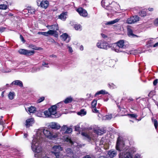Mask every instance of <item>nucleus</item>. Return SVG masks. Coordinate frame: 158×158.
I'll return each instance as SVG.
<instances>
[{
	"label": "nucleus",
	"instance_id": "338daca9",
	"mask_svg": "<svg viewBox=\"0 0 158 158\" xmlns=\"http://www.w3.org/2000/svg\"><path fill=\"white\" fill-rule=\"evenodd\" d=\"M129 100H130V101H132L133 100V99L132 98H130L129 99Z\"/></svg>",
	"mask_w": 158,
	"mask_h": 158
},
{
	"label": "nucleus",
	"instance_id": "774afa93",
	"mask_svg": "<svg viewBox=\"0 0 158 158\" xmlns=\"http://www.w3.org/2000/svg\"><path fill=\"white\" fill-rule=\"evenodd\" d=\"M99 158H104V157L103 156H101L99 157Z\"/></svg>",
	"mask_w": 158,
	"mask_h": 158
},
{
	"label": "nucleus",
	"instance_id": "79ce46f5",
	"mask_svg": "<svg viewBox=\"0 0 158 158\" xmlns=\"http://www.w3.org/2000/svg\"><path fill=\"white\" fill-rule=\"evenodd\" d=\"M154 24L155 26L158 27V18L155 19Z\"/></svg>",
	"mask_w": 158,
	"mask_h": 158
},
{
	"label": "nucleus",
	"instance_id": "13d9d810",
	"mask_svg": "<svg viewBox=\"0 0 158 158\" xmlns=\"http://www.w3.org/2000/svg\"><path fill=\"white\" fill-rule=\"evenodd\" d=\"M153 47H158V42H157V43L154 44L153 46Z\"/></svg>",
	"mask_w": 158,
	"mask_h": 158
},
{
	"label": "nucleus",
	"instance_id": "69168bd1",
	"mask_svg": "<svg viewBox=\"0 0 158 158\" xmlns=\"http://www.w3.org/2000/svg\"><path fill=\"white\" fill-rule=\"evenodd\" d=\"M32 48L35 50H39L40 49V48H37V47H35L34 48Z\"/></svg>",
	"mask_w": 158,
	"mask_h": 158
},
{
	"label": "nucleus",
	"instance_id": "f03ea898",
	"mask_svg": "<svg viewBox=\"0 0 158 158\" xmlns=\"http://www.w3.org/2000/svg\"><path fill=\"white\" fill-rule=\"evenodd\" d=\"M116 148L121 152L119 155V158H132V154L136 151L134 148L128 149V147H125L123 142L121 140L120 137L117 139Z\"/></svg>",
	"mask_w": 158,
	"mask_h": 158
},
{
	"label": "nucleus",
	"instance_id": "4468645a",
	"mask_svg": "<svg viewBox=\"0 0 158 158\" xmlns=\"http://www.w3.org/2000/svg\"><path fill=\"white\" fill-rule=\"evenodd\" d=\"M47 27L49 29H52V31H55L54 34L56 32V31L58 30V27L57 24H54L52 25H48Z\"/></svg>",
	"mask_w": 158,
	"mask_h": 158
},
{
	"label": "nucleus",
	"instance_id": "2f4dec72",
	"mask_svg": "<svg viewBox=\"0 0 158 158\" xmlns=\"http://www.w3.org/2000/svg\"><path fill=\"white\" fill-rule=\"evenodd\" d=\"M15 95V94L14 93L10 92L8 94V96L10 99L12 100L14 98Z\"/></svg>",
	"mask_w": 158,
	"mask_h": 158
},
{
	"label": "nucleus",
	"instance_id": "b1692460",
	"mask_svg": "<svg viewBox=\"0 0 158 158\" xmlns=\"http://www.w3.org/2000/svg\"><path fill=\"white\" fill-rule=\"evenodd\" d=\"M36 110V108L34 106H31L27 108V111L30 113H34Z\"/></svg>",
	"mask_w": 158,
	"mask_h": 158
},
{
	"label": "nucleus",
	"instance_id": "a878e982",
	"mask_svg": "<svg viewBox=\"0 0 158 158\" xmlns=\"http://www.w3.org/2000/svg\"><path fill=\"white\" fill-rule=\"evenodd\" d=\"M73 100V99L71 97H69L67 98L63 102L67 104L71 102Z\"/></svg>",
	"mask_w": 158,
	"mask_h": 158
},
{
	"label": "nucleus",
	"instance_id": "49530a36",
	"mask_svg": "<svg viewBox=\"0 0 158 158\" xmlns=\"http://www.w3.org/2000/svg\"><path fill=\"white\" fill-rule=\"evenodd\" d=\"M5 29V28L3 27H0V32H3Z\"/></svg>",
	"mask_w": 158,
	"mask_h": 158
},
{
	"label": "nucleus",
	"instance_id": "2eb2a0df",
	"mask_svg": "<svg viewBox=\"0 0 158 158\" xmlns=\"http://www.w3.org/2000/svg\"><path fill=\"white\" fill-rule=\"evenodd\" d=\"M127 35L129 36L134 37L137 36L136 35L133 34L131 27V26H127Z\"/></svg>",
	"mask_w": 158,
	"mask_h": 158
},
{
	"label": "nucleus",
	"instance_id": "603ef678",
	"mask_svg": "<svg viewBox=\"0 0 158 158\" xmlns=\"http://www.w3.org/2000/svg\"><path fill=\"white\" fill-rule=\"evenodd\" d=\"M135 158H141L140 155L139 154H136L135 156Z\"/></svg>",
	"mask_w": 158,
	"mask_h": 158
},
{
	"label": "nucleus",
	"instance_id": "6e6552de",
	"mask_svg": "<svg viewBox=\"0 0 158 158\" xmlns=\"http://www.w3.org/2000/svg\"><path fill=\"white\" fill-rule=\"evenodd\" d=\"M37 3L38 6L41 7L46 9L49 5V2L47 1H41V0H37Z\"/></svg>",
	"mask_w": 158,
	"mask_h": 158
},
{
	"label": "nucleus",
	"instance_id": "5fc2aeb1",
	"mask_svg": "<svg viewBox=\"0 0 158 158\" xmlns=\"http://www.w3.org/2000/svg\"><path fill=\"white\" fill-rule=\"evenodd\" d=\"M48 64L47 63H46L45 62H43V64H42L43 66H44L45 67H48V66H46Z\"/></svg>",
	"mask_w": 158,
	"mask_h": 158
},
{
	"label": "nucleus",
	"instance_id": "bf43d9fd",
	"mask_svg": "<svg viewBox=\"0 0 158 158\" xmlns=\"http://www.w3.org/2000/svg\"><path fill=\"white\" fill-rule=\"evenodd\" d=\"M104 2H104V4H105V5H110V4H108L107 1H105L104 0Z\"/></svg>",
	"mask_w": 158,
	"mask_h": 158
},
{
	"label": "nucleus",
	"instance_id": "72a5a7b5",
	"mask_svg": "<svg viewBox=\"0 0 158 158\" xmlns=\"http://www.w3.org/2000/svg\"><path fill=\"white\" fill-rule=\"evenodd\" d=\"M72 131V129L70 127H68L66 129V131L64 132V133L69 134L71 133Z\"/></svg>",
	"mask_w": 158,
	"mask_h": 158
},
{
	"label": "nucleus",
	"instance_id": "864d4df0",
	"mask_svg": "<svg viewBox=\"0 0 158 158\" xmlns=\"http://www.w3.org/2000/svg\"><path fill=\"white\" fill-rule=\"evenodd\" d=\"M68 48H69V51L70 52H73V51L72 50V48L71 47H70L69 46H68Z\"/></svg>",
	"mask_w": 158,
	"mask_h": 158
},
{
	"label": "nucleus",
	"instance_id": "473e14b6",
	"mask_svg": "<svg viewBox=\"0 0 158 158\" xmlns=\"http://www.w3.org/2000/svg\"><path fill=\"white\" fill-rule=\"evenodd\" d=\"M8 6L5 4L0 5V9L6 10L7 9Z\"/></svg>",
	"mask_w": 158,
	"mask_h": 158
},
{
	"label": "nucleus",
	"instance_id": "c85d7f7f",
	"mask_svg": "<svg viewBox=\"0 0 158 158\" xmlns=\"http://www.w3.org/2000/svg\"><path fill=\"white\" fill-rule=\"evenodd\" d=\"M86 114V112L84 109H81L79 112L77 113V114L81 116H84Z\"/></svg>",
	"mask_w": 158,
	"mask_h": 158
},
{
	"label": "nucleus",
	"instance_id": "3c124183",
	"mask_svg": "<svg viewBox=\"0 0 158 158\" xmlns=\"http://www.w3.org/2000/svg\"><path fill=\"white\" fill-rule=\"evenodd\" d=\"M80 129V127L78 126H75V130L76 131H79Z\"/></svg>",
	"mask_w": 158,
	"mask_h": 158
},
{
	"label": "nucleus",
	"instance_id": "6ab92c4d",
	"mask_svg": "<svg viewBox=\"0 0 158 158\" xmlns=\"http://www.w3.org/2000/svg\"><path fill=\"white\" fill-rule=\"evenodd\" d=\"M50 127L53 129H59L60 128V125L55 122L52 123L50 124Z\"/></svg>",
	"mask_w": 158,
	"mask_h": 158
},
{
	"label": "nucleus",
	"instance_id": "09e8293b",
	"mask_svg": "<svg viewBox=\"0 0 158 158\" xmlns=\"http://www.w3.org/2000/svg\"><path fill=\"white\" fill-rule=\"evenodd\" d=\"M129 115L132 118H135L137 117V116L135 114H129Z\"/></svg>",
	"mask_w": 158,
	"mask_h": 158
},
{
	"label": "nucleus",
	"instance_id": "f3484780",
	"mask_svg": "<svg viewBox=\"0 0 158 158\" xmlns=\"http://www.w3.org/2000/svg\"><path fill=\"white\" fill-rule=\"evenodd\" d=\"M105 2H104V0H102L101 2V4L102 6L104 7L106 9H107L110 11L112 10H113V8L111 6H110V5H106L105 4H104V3Z\"/></svg>",
	"mask_w": 158,
	"mask_h": 158
},
{
	"label": "nucleus",
	"instance_id": "4c0bfd02",
	"mask_svg": "<svg viewBox=\"0 0 158 158\" xmlns=\"http://www.w3.org/2000/svg\"><path fill=\"white\" fill-rule=\"evenodd\" d=\"M67 128V127L66 125H64L62 127L61 131H65Z\"/></svg>",
	"mask_w": 158,
	"mask_h": 158
},
{
	"label": "nucleus",
	"instance_id": "1a4fd4ad",
	"mask_svg": "<svg viewBox=\"0 0 158 158\" xmlns=\"http://www.w3.org/2000/svg\"><path fill=\"white\" fill-rule=\"evenodd\" d=\"M93 131L95 133L99 135L103 134L106 131L104 128H101L100 127H97L96 126L94 127Z\"/></svg>",
	"mask_w": 158,
	"mask_h": 158
},
{
	"label": "nucleus",
	"instance_id": "a18cd8bd",
	"mask_svg": "<svg viewBox=\"0 0 158 158\" xmlns=\"http://www.w3.org/2000/svg\"><path fill=\"white\" fill-rule=\"evenodd\" d=\"M158 79H156L154 80V81L153 82V84L155 86L157 85V83H158Z\"/></svg>",
	"mask_w": 158,
	"mask_h": 158
},
{
	"label": "nucleus",
	"instance_id": "de8ad7c7",
	"mask_svg": "<svg viewBox=\"0 0 158 158\" xmlns=\"http://www.w3.org/2000/svg\"><path fill=\"white\" fill-rule=\"evenodd\" d=\"M20 38L22 41H23L24 43L25 42V41L24 40L23 37V36H22V35H20Z\"/></svg>",
	"mask_w": 158,
	"mask_h": 158
},
{
	"label": "nucleus",
	"instance_id": "37998d69",
	"mask_svg": "<svg viewBox=\"0 0 158 158\" xmlns=\"http://www.w3.org/2000/svg\"><path fill=\"white\" fill-rule=\"evenodd\" d=\"M11 69H6V70L2 69V72L4 73H8L9 72H11Z\"/></svg>",
	"mask_w": 158,
	"mask_h": 158
},
{
	"label": "nucleus",
	"instance_id": "a211bd4d",
	"mask_svg": "<svg viewBox=\"0 0 158 158\" xmlns=\"http://www.w3.org/2000/svg\"><path fill=\"white\" fill-rule=\"evenodd\" d=\"M34 123V120L33 118H31L27 119L26 120V124L27 127H29L30 126H31Z\"/></svg>",
	"mask_w": 158,
	"mask_h": 158
},
{
	"label": "nucleus",
	"instance_id": "c756f323",
	"mask_svg": "<svg viewBox=\"0 0 158 158\" xmlns=\"http://www.w3.org/2000/svg\"><path fill=\"white\" fill-rule=\"evenodd\" d=\"M106 92L105 90H102L100 91H99L98 92H97L95 95V96H96L97 95L100 94H106Z\"/></svg>",
	"mask_w": 158,
	"mask_h": 158
},
{
	"label": "nucleus",
	"instance_id": "4be33fe9",
	"mask_svg": "<svg viewBox=\"0 0 158 158\" xmlns=\"http://www.w3.org/2000/svg\"><path fill=\"white\" fill-rule=\"evenodd\" d=\"M66 152L68 156L70 157L73 156V153L71 149L67 148L66 150Z\"/></svg>",
	"mask_w": 158,
	"mask_h": 158
},
{
	"label": "nucleus",
	"instance_id": "bb28decb",
	"mask_svg": "<svg viewBox=\"0 0 158 158\" xmlns=\"http://www.w3.org/2000/svg\"><path fill=\"white\" fill-rule=\"evenodd\" d=\"M54 154L56 156V158H64V156L60 152L58 153L55 152V154Z\"/></svg>",
	"mask_w": 158,
	"mask_h": 158
},
{
	"label": "nucleus",
	"instance_id": "6e6d98bb",
	"mask_svg": "<svg viewBox=\"0 0 158 158\" xmlns=\"http://www.w3.org/2000/svg\"><path fill=\"white\" fill-rule=\"evenodd\" d=\"M83 158H92L89 155H87L84 157Z\"/></svg>",
	"mask_w": 158,
	"mask_h": 158
},
{
	"label": "nucleus",
	"instance_id": "c03bdc74",
	"mask_svg": "<svg viewBox=\"0 0 158 158\" xmlns=\"http://www.w3.org/2000/svg\"><path fill=\"white\" fill-rule=\"evenodd\" d=\"M87 99H91L93 98V96H92L91 94H87L86 95Z\"/></svg>",
	"mask_w": 158,
	"mask_h": 158
},
{
	"label": "nucleus",
	"instance_id": "0eeeda50",
	"mask_svg": "<svg viewBox=\"0 0 158 158\" xmlns=\"http://www.w3.org/2000/svg\"><path fill=\"white\" fill-rule=\"evenodd\" d=\"M97 47L100 48L107 49L108 48L110 47L108 44L105 42L102 41H100L97 44Z\"/></svg>",
	"mask_w": 158,
	"mask_h": 158
},
{
	"label": "nucleus",
	"instance_id": "680f3d73",
	"mask_svg": "<svg viewBox=\"0 0 158 158\" xmlns=\"http://www.w3.org/2000/svg\"><path fill=\"white\" fill-rule=\"evenodd\" d=\"M80 49L81 50H83V47L82 45H81L80 48Z\"/></svg>",
	"mask_w": 158,
	"mask_h": 158
},
{
	"label": "nucleus",
	"instance_id": "58836bf2",
	"mask_svg": "<svg viewBox=\"0 0 158 158\" xmlns=\"http://www.w3.org/2000/svg\"><path fill=\"white\" fill-rule=\"evenodd\" d=\"M44 99V97H42L40 98L37 101V102L38 103H40L43 101Z\"/></svg>",
	"mask_w": 158,
	"mask_h": 158
},
{
	"label": "nucleus",
	"instance_id": "ea45409f",
	"mask_svg": "<svg viewBox=\"0 0 158 158\" xmlns=\"http://www.w3.org/2000/svg\"><path fill=\"white\" fill-rule=\"evenodd\" d=\"M109 86L111 89H113L116 88L115 85L113 83L109 84Z\"/></svg>",
	"mask_w": 158,
	"mask_h": 158
},
{
	"label": "nucleus",
	"instance_id": "39448f33",
	"mask_svg": "<svg viewBox=\"0 0 158 158\" xmlns=\"http://www.w3.org/2000/svg\"><path fill=\"white\" fill-rule=\"evenodd\" d=\"M18 52L20 54L23 55L27 56L33 55L35 53L34 51H30L23 49H21L19 50Z\"/></svg>",
	"mask_w": 158,
	"mask_h": 158
},
{
	"label": "nucleus",
	"instance_id": "f8f14e48",
	"mask_svg": "<svg viewBox=\"0 0 158 158\" xmlns=\"http://www.w3.org/2000/svg\"><path fill=\"white\" fill-rule=\"evenodd\" d=\"M55 31L49 30L47 32H40L38 33L39 35H42L45 36H48L49 35H53L54 34Z\"/></svg>",
	"mask_w": 158,
	"mask_h": 158
},
{
	"label": "nucleus",
	"instance_id": "9d476101",
	"mask_svg": "<svg viewBox=\"0 0 158 158\" xmlns=\"http://www.w3.org/2000/svg\"><path fill=\"white\" fill-rule=\"evenodd\" d=\"M62 148L60 145H55L52 148V153L53 154L55 152L58 153L62 151Z\"/></svg>",
	"mask_w": 158,
	"mask_h": 158
},
{
	"label": "nucleus",
	"instance_id": "c9c22d12",
	"mask_svg": "<svg viewBox=\"0 0 158 158\" xmlns=\"http://www.w3.org/2000/svg\"><path fill=\"white\" fill-rule=\"evenodd\" d=\"M81 135L83 136H84L86 137H87L88 138H89V134H88L86 133H85V132H81Z\"/></svg>",
	"mask_w": 158,
	"mask_h": 158
},
{
	"label": "nucleus",
	"instance_id": "cd10ccee",
	"mask_svg": "<svg viewBox=\"0 0 158 158\" xmlns=\"http://www.w3.org/2000/svg\"><path fill=\"white\" fill-rule=\"evenodd\" d=\"M28 13L31 14H34L35 13V10L33 7H30L28 9Z\"/></svg>",
	"mask_w": 158,
	"mask_h": 158
},
{
	"label": "nucleus",
	"instance_id": "4d7b16f0",
	"mask_svg": "<svg viewBox=\"0 0 158 158\" xmlns=\"http://www.w3.org/2000/svg\"><path fill=\"white\" fill-rule=\"evenodd\" d=\"M64 102H62V103L60 104H59V105L58 106V108L59 107H61L62 106L63 104V103Z\"/></svg>",
	"mask_w": 158,
	"mask_h": 158
},
{
	"label": "nucleus",
	"instance_id": "20e7f679",
	"mask_svg": "<svg viewBox=\"0 0 158 158\" xmlns=\"http://www.w3.org/2000/svg\"><path fill=\"white\" fill-rule=\"evenodd\" d=\"M114 51L116 52H123V49L125 48L124 45V42L123 40H120L117 42L116 44L114 46Z\"/></svg>",
	"mask_w": 158,
	"mask_h": 158
},
{
	"label": "nucleus",
	"instance_id": "e2e57ef3",
	"mask_svg": "<svg viewBox=\"0 0 158 158\" xmlns=\"http://www.w3.org/2000/svg\"><path fill=\"white\" fill-rule=\"evenodd\" d=\"M148 10L149 11H152L153 10V8H149L148 9Z\"/></svg>",
	"mask_w": 158,
	"mask_h": 158
},
{
	"label": "nucleus",
	"instance_id": "393cba45",
	"mask_svg": "<svg viewBox=\"0 0 158 158\" xmlns=\"http://www.w3.org/2000/svg\"><path fill=\"white\" fill-rule=\"evenodd\" d=\"M119 20V19H117L113 20L106 22L105 24L106 25H112L118 22Z\"/></svg>",
	"mask_w": 158,
	"mask_h": 158
},
{
	"label": "nucleus",
	"instance_id": "f257e3e1",
	"mask_svg": "<svg viewBox=\"0 0 158 158\" xmlns=\"http://www.w3.org/2000/svg\"><path fill=\"white\" fill-rule=\"evenodd\" d=\"M44 135L49 139H52L56 138L58 134L57 133L49 131L44 127L39 129L36 135L34 136L31 143V149L34 152L39 153L41 151L42 148L40 144L43 141Z\"/></svg>",
	"mask_w": 158,
	"mask_h": 158
},
{
	"label": "nucleus",
	"instance_id": "a19ab883",
	"mask_svg": "<svg viewBox=\"0 0 158 158\" xmlns=\"http://www.w3.org/2000/svg\"><path fill=\"white\" fill-rule=\"evenodd\" d=\"M154 123L155 128L156 129L158 126V123L156 119H155L154 120Z\"/></svg>",
	"mask_w": 158,
	"mask_h": 158
},
{
	"label": "nucleus",
	"instance_id": "7ed1b4c3",
	"mask_svg": "<svg viewBox=\"0 0 158 158\" xmlns=\"http://www.w3.org/2000/svg\"><path fill=\"white\" fill-rule=\"evenodd\" d=\"M62 102H59L56 104L53 105L49 108L48 110H45L44 112V114L46 117H49L52 116L53 117L58 118L60 116V114H58L57 113V109L58 108V106Z\"/></svg>",
	"mask_w": 158,
	"mask_h": 158
},
{
	"label": "nucleus",
	"instance_id": "dca6fc26",
	"mask_svg": "<svg viewBox=\"0 0 158 158\" xmlns=\"http://www.w3.org/2000/svg\"><path fill=\"white\" fill-rule=\"evenodd\" d=\"M62 40L66 43L69 42L70 39V37L66 33H64L61 35Z\"/></svg>",
	"mask_w": 158,
	"mask_h": 158
},
{
	"label": "nucleus",
	"instance_id": "9b49d317",
	"mask_svg": "<svg viewBox=\"0 0 158 158\" xmlns=\"http://www.w3.org/2000/svg\"><path fill=\"white\" fill-rule=\"evenodd\" d=\"M77 11L80 15L82 16L86 17L88 15V13L86 11L82 8L78 9L77 10Z\"/></svg>",
	"mask_w": 158,
	"mask_h": 158
},
{
	"label": "nucleus",
	"instance_id": "052dcab7",
	"mask_svg": "<svg viewBox=\"0 0 158 158\" xmlns=\"http://www.w3.org/2000/svg\"><path fill=\"white\" fill-rule=\"evenodd\" d=\"M28 136V135L27 133H24V138H26Z\"/></svg>",
	"mask_w": 158,
	"mask_h": 158
},
{
	"label": "nucleus",
	"instance_id": "8fccbe9b",
	"mask_svg": "<svg viewBox=\"0 0 158 158\" xmlns=\"http://www.w3.org/2000/svg\"><path fill=\"white\" fill-rule=\"evenodd\" d=\"M106 118L107 119H110L112 118V116L111 115H106Z\"/></svg>",
	"mask_w": 158,
	"mask_h": 158
},
{
	"label": "nucleus",
	"instance_id": "7c9ffc66",
	"mask_svg": "<svg viewBox=\"0 0 158 158\" xmlns=\"http://www.w3.org/2000/svg\"><path fill=\"white\" fill-rule=\"evenodd\" d=\"M64 140L65 141L67 142H69L70 143H71V144L73 143V142L70 138H69V137L68 136H65L64 138Z\"/></svg>",
	"mask_w": 158,
	"mask_h": 158
},
{
	"label": "nucleus",
	"instance_id": "f704fd0d",
	"mask_svg": "<svg viewBox=\"0 0 158 158\" xmlns=\"http://www.w3.org/2000/svg\"><path fill=\"white\" fill-rule=\"evenodd\" d=\"M74 28L75 29L77 30H81V26L80 25H75L74 26Z\"/></svg>",
	"mask_w": 158,
	"mask_h": 158
},
{
	"label": "nucleus",
	"instance_id": "5701e85b",
	"mask_svg": "<svg viewBox=\"0 0 158 158\" xmlns=\"http://www.w3.org/2000/svg\"><path fill=\"white\" fill-rule=\"evenodd\" d=\"M14 84L15 85H18L21 87L23 86V84L22 82L20 80H16L14 81L12 83Z\"/></svg>",
	"mask_w": 158,
	"mask_h": 158
},
{
	"label": "nucleus",
	"instance_id": "ddd939ff",
	"mask_svg": "<svg viewBox=\"0 0 158 158\" xmlns=\"http://www.w3.org/2000/svg\"><path fill=\"white\" fill-rule=\"evenodd\" d=\"M97 104V101L95 100H94L91 103L92 110L93 112L96 113H98V111L97 110L96 108Z\"/></svg>",
	"mask_w": 158,
	"mask_h": 158
},
{
	"label": "nucleus",
	"instance_id": "412c9836",
	"mask_svg": "<svg viewBox=\"0 0 158 158\" xmlns=\"http://www.w3.org/2000/svg\"><path fill=\"white\" fill-rule=\"evenodd\" d=\"M67 13L63 12L59 16V18L63 20H65L67 18Z\"/></svg>",
	"mask_w": 158,
	"mask_h": 158
},
{
	"label": "nucleus",
	"instance_id": "423d86ee",
	"mask_svg": "<svg viewBox=\"0 0 158 158\" xmlns=\"http://www.w3.org/2000/svg\"><path fill=\"white\" fill-rule=\"evenodd\" d=\"M139 20V17L137 15H134L127 19L126 22L128 24L134 23Z\"/></svg>",
	"mask_w": 158,
	"mask_h": 158
},
{
	"label": "nucleus",
	"instance_id": "aec40b11",
	"mask_svg": "<svg viewBox=\"0 0 158 158\" xmlns=\"http://www.w3.org/2000/svg\"><path fill=\"white\" fill-rule=\"evenodd\" d=\"M108 154L110 158H113L117 155V153L115 151L111 150L108 152Z\"/></svg>",
	"mask_w": 158,
	"mask_h": 158
},
{
	"label": "nucleus",
	"instance_id": "e433bc0d",
	"mask_svg": "<svg viewBox=\"0 0 158 158\" xmlns=\"http://www.w3.org/2000/svg\"><path fill=\"white\" fill-rule=\"evenodd\" d=\"M139 14L142 17H144L146 15V12L144 11H141L139 13Z\"/></svg>",
	"mask_w": 158,
	"mask_h": 158
},
{
	"label": "nucleus",
	"instance_id": "0e129e2a",
	"mask_svg": "<svg viewBox=\"0 0 158 158\" xmlns=\"http://www.w3.org/2000/svg\"><path fill=\"white\" fill-rule=\"evenodd\" d=\"M102 37L104 38L107 37V36L106 35H105L104 34H102Z\"/></svg>",
	"mask_w": 158,
	"mask_h": 158
}]
</instances>
